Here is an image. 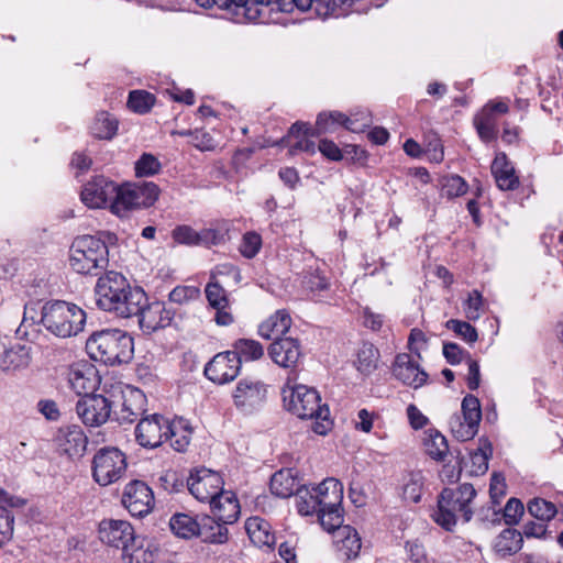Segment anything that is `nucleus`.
<instances>
[{
  "label": "nucleus",
  "instance_id": "f257e3e1",
  "mask_svg": "<svg viewBox=\"0 0 563 563\" xmlns=\"http://www.w3.org/2000/svg\"><path fill=\"white\" fill-rule=\"evenodd\" d=\"M201 5H217L228 10L232 19L238 23L256 21L266 12H287L294 9L301 12L311 11L316 16L325 19L330 15H339L338 12L344 5H350L354 0H196Z\"/></svg>",
  "mask_w": 563,
  "mask_h": 563
},
{
  "label": "nucleus",
  "instance_id": "f03ea898",
  "mask_svg": "<svg viewBox=\"0 0 563 563\" xmlns=\"http://www.w3.org/2000/svg\"><path fill=\"white\" fill-rule=\"evenodd\" d=\"M295 376L289 375L282 388L284 407L300 419H314L313 432L324 435L331 429L329 408L321 405V398L314 388L296 384Z\"/></svg>",
  "mask_w": 563,
  "mask_h": 563
},
{
  "label": "nucleus",
  "instance_id": "7ed1b4c3",
  "mask_svg": "<svg viewBox=\"0 0 563 563\" xmlns=\"http://www.w3.org/2000/svg\"><path fill=\"white\" fill-rule=\"evenodd\" d=\"M89 356L106 365L128 363L134 352L133 338L119 329L93 332L86 341Z\"/></svg>",
  "mask_w": 563,
  "mask_h": 563
},
{
  "label": "nucleus",
  "instance_id": "20e7f679",
  "mask_svg": "<svg viewBox=\"0 0 563 563\" xmlns=\"http://www.w3.org/2000/svg\"><path fill=\"white\" fill-rule=\"evenodd\" d=\"M86 319L84 309L65 300L48 301L41 311L43 327L53 335L62 339L76 336L82 332Z\"/></svg>",
  "mask_w": 563,
  "mask_h": 563
},
{
  "label": "nucleus",
  "instance_id": "39448f33",
  "mask_svg": "<svg viewBox=\"0 0 563 563\" xmlns=\"http://www.w3.org/2000/svg\"><path fill=\"white\" fill-rule=\"evenodd\" d=\"M476 490L471 484H462L456 489L444 488L439 496L438 507L432 514L433 520L448 531L453 530L460 514L464 521L472 518L471 503Z\"/></svg>",
  "mask_w": 563,
  "mask_h": 563
},
{
  "label": "nucleus",
  "instance_id": "423d86ee",
  "mask_svg": "<svg viewBox=\"0 0 563 563\" xmlns=\"http://www.w3.org/2000/svg\"><path fill=\"white\" fill-rule=\"evenodd\" d=\"M109 264V251L106 243L92 235L74 240L69 250V265L81 275L97 276Z\"/></svg>",
  "mask_w": 563,
  "mask_h": 563
},
{
  "label": "nucleus",
  "instance_id": "0eeeda50",
  "mask_svg": "<svg viewBox=\"0 0 563 563\" xmlns=\"http://www.w3.org/2000/svg\"><path fill=\"white\" fill-rule=\"evenodd\" d=\"M158 196L159 188L153 181L124 184L118 186L117 198L111 203V211L119 217H125L131 210L153 206Z\"/></svg>",
  "mask_w": 563,
  "mask_h": 563
},
{
  "label": "nucleus",
  "instance_id": "6e6552de",
  "mask_svg": "<svg viewBox=\"0 0 563 563\" xmlns=\"http://www.w3.org/2000/svg\"><path fill=\"white\" fill-rule=\"evenodd\" d=\"M125 470V455L117 448L100 449L93 456L92 477L101 486L119 481Z\"/></svg>",
  "mask_w": 563,
  "mask_h": 563
},
{
  "label": "nucleus",
  "instance_id": "1a4fd4ad",
  "mask_svg": "<svg viewBox=\"0 0 563 563\" xmlns=\"http://www.w3.org/2000/svg\"><path fill=\"white\" fill-rule=\"evenodd\" d=\"M463 420L454 417L450 421L451 431L460 441L473 439L477 432L482 420V409L477 397L466 395L461 405Z\"/></svg>",
  "mask_w": 563,
  "mask_h": 563
},
{
  "label": "nucleus",
  "instance_id": "9d476101",
  "mask_svg": "<svg viewBox=\"0 0 563 563\" xmlns=\"http://www.w3.org/2000/svg\"><path fill=\"white\" fill-rule=\"evenodd\" d=\"M129 287L126 278L120 273L108 272L104 276L99 277L95 288L98 307L112 312Z\"/></svg>",
  "mask_w": 563,
  "mask_h": 563
},
{
  "label": "nucleus",
  "instance_id": "9b49d317",
  "mask_svg": "<svg viewBox=\"0 0 563 563\" xmlns=\"http://www.w3.org/2000/svg\"><path fill=\"white\" fill-rule=\"evenodd\" d=\"M76 412L85 426L100 427L110 419L112 405L103 395H86L77 401Z\"/></svg>",
  "mask_w": 563,
  "mask_h": 563
},
{
  "label": "nucleus",
  "instance_id": "f8f14e48",
  "mask_svg": "<svg viewBox=\"0 0 563 563\" xmlns=\"http://www.w3.org/2000/svg\"><path fill=\"white\" fill-rule=\"evenodd\" d=\"M266 385L254 378H243L233 391V401L235 407L244 412L251 413L260 408L266 400Z\"/></svg>",
  "mask_w": 563,
  "mask_h": 563
},
{
  "label": "nucleus",
  "instance_id": "ddd939ff",
  "mask_svg": "<svg viewBox=\"0 0 563 563\" xmlns=\"http://www.w3.org/2000/svg\"><path fill=\"white\" fill-rule=\"evenodd\" d=\"M187 486L198 501L209 504L223 489V479L214 471L200 468L190 474Z\"/></svg>",
  "mask_w": 563,
  "mask_h": 563
},
{
  "label": "nucleus",
  "instance_id": "4468645a",
  "mask_svg": "<svg viewBox=\"0 0 563 563\" xmlns=\"http://www.w3.org/2000/svg\"><path fill=\"white\" fill-rule=\"evenodd\" d=\"M118 185L103 176L88 181L81 190V201L91 209H100L111 205L117 198Z\"/></svg>",
  "mask_w": 563,
  "mask_h": 563
},
{
  "label": "nucleus",
  "instance_id": "2eb2a0df",
  "mask_svg": "<svg viewBox=\"0 0 563 563\" xmlns=\"http://www.w3.org/2000/svg\"><path fill=\"white\" fill-rule=\"evenodd\" d=\"M122 504L131 516L144 517L154 505L152 489L142 481H133L124 488Z\"/></svg>",
  "mask_w": 563,
  "mask_h": 563
},
{
  "label": "nucleus",
  "instance_id": "dca6fc26",
  "mask_svg": "<svg viewBox=\"0 0 563 563\" xmlns=\"http://www.w3.org/2000/svg\"><path fill=\"white\" fill-rule=\"evenodd\" d=\"M169 419L166 417L153 413L140 420L135 428V439L143 448H157L166 437V429H168Z\"/></svg>",
  "mask_w": 563,
  "mask_h": 563
},
{
  "label": "nucleus",
  "instance_id": "f3484780",
  "mask_svg": "<svg viewBox=\"0 0 563 563\" xmlns=\"http://www.w3.org/2000/svg\"><path fill=\"white\" fill-rule=\"evenodd\" d=\"M239 357L231 351L217 354L205 367V375L217 384H225L233 380L240 373Z\"/></svg>",
  "mask_w": 563,
  "mask_h": 563
},
{
  "label": "nucleus",
  "instance_id": "a211bd4d",
  "mask_svg": "<svg viewBox=\"0 0 563 563\" xmlns=\"http://www.w3.org/2000/svg\"><path fill=\"white\" fill-rule=\"evenodd\" d=\"M55 443L60 454L69 459H78L84 455L88 439L79 426L71 424L58 429Z\"/></svg>",
  "mask_w": 563,
  "mask_h": 563
},
{
  "label": "nucleus",
  "instance_id": "6ab92c4d",
  "mask_svg": "<svg viewBox=\"0 0 563 563\" xmlns=\"http://www.w3.org/2000/svg\"><path fill=\"white\" fill-rule=\"evenodd\" d=\"M267 352L275 364L290 371H295L302 358L300 342L292 338L274 340Z\"/></svg>",
  "mask_w": 563,
  "mask_h": 563
},
{
  "label": "nucleus",
  "instance_id": "aec40b11",
  "mask_svg": "<svg viewBox=\"0 0 563 563\" xmlns=\"http://www.w3.org/2000/svg\"><path fill=\"white\" fill-rule=\"evenodd\" d=\"M394 377L404 385L412 388L423 386L428 379V374L412 358L410 354L400 353L395 357L391 366Z\"/></svg>",
  "mask_w": 563,
  "mask_h": 563
},
{
  "label": "nucleus",
  "instance_id": "412c9836",
  "mask_svg": "<svg viewBox=\"0 0 563 563\" xmlns=\"http://www.w3.org/2000/svg\"><path fill=\"white\" fill-rule=\"evenodd\" d=\"M134 528L126 520L104 519L99 523V538L110 547L123 550L130 540H134Z\"/></svg>",
  "mask_w": 563,
  "mask_h": 563
},
{
  "label": "nucleus",
  "instance_id": "4be33fe9",
  "mask_svg": "<svg viewBox=\"0 0 563 563\" xmlns=\"http://www.w3.org/2000/svg\"><path fill=\"white\" fill-rule=\"evenodd\" d=\"M175 312L166 307L164 302L154 301L142 307L139 317L141 329L146 333H152L158 329L170 324Z\"/></svg>",
  "mask_w": 563,
  "mask_h": 563
},
{
  "label": "nucleus",
  "instance_id": "5701e85b",
  "mask_svg": "<svg viewBox=\"0 0 563 563\" xmlns=\"http://www.w3.org/2000/svg\"><path fill=\"white\" fill-rule=\"evenodd\" d=\"M68 383L77 395H91L99 385L98 372L91 364H76L69 368Z\"/></svg>",
  "mask_w": 563,
  "mask_h": 563
},
{
  "label": "nucleus",
  "instance_id": "b1692460",
  "mask_svg": "<svg viewBox=\"0 0 563 563\" xmlns=\"http://www.w3.org/2000/svg\"><path fill=\"white\" fill-rule=\"evenodd\" d=\"M32 361L31 347L25 344H13L0 355V371L13 375L26 369Z\"/></svg>",
  "mask_w": 563,
  "mask_h": 563
},
{
  "label": "nucleus",
  "instance_id": "393cba45",
  "mask_svg": "<svg viewBox=\"0 0 563 563\" xmlns=\"http://www.w3.org/2000/svg\"><path fill=\"white\" fill-rule=\"evenodd\" d=\"M213 517L224 525L235 522L240 516V504L235 494L222 489L210 503Z\"/></svg>",
  "mask_w": 563,
  "mask_h": 563
},
{
  "label": "nucleus",
  "instance_id": "a878e982",
  "mask_svg": "<svg viewBox=\"0 0 563 563\" xmlns=\"http://www.w3.org/2000/svg\"><path fill=\"white\" fill-rule=\"evenodd\" d=\"M158 553L157 545L145 538L136 537L123 548L122 556L128 563H154Z\"/></svg>",
  "mask_w": 563,
  "mask_h": 563
},
{
  "label": "nucleus",
  "instance_id": "bb28decb",
  "mask_svg": "<svg viewBox=\"0 0 563 563\" xmlns=\"http://www.w3.org/2000/svg\"><path fill=\"white\" fill-rule=\"evenodd\" d=\"M145 396L137 388H128L123 391L121 409L114 411L115 420L120 423L133 422L142 412Z\"/></svg>",
  "mask_w": 563,
  "mask_h": 563
},
{
  "label": "nucleus",
  "instance_id": "cd10ccee",
  "mask_svg": "<svg viewBox=\"0 0 563 563\" xmlns=\"http://www.w3.org/2000/svg\"><path fill=\"white\" fill-rule=\"evenodd\" d=\"M319 135L317 130H312L308 126L307 123L296 122L289 129V144H290V153L295 154L296 152H305L307 154H314L317 151L316 143L311 140V137Z\"/></svg>",
  "mask_w": 563,
  "mask_h": 563
},
{
  "label": "nucleus",
  "instance_id": "c85d7f7f",
  "mask_svg": "<svg viewBox=\"0 0 563 563\" xmlns=\"http://www.w3.org/2000/svg\"><path fill=\"white\" fill-rule=\"evenodd\" d=\"M320 508L341 506L343 500V485L333 477L325 478L322 483L311 487Z\"/></svg>",
  "mask_w": 563,
  "mask_h": 563
},
{
  "label": "nucleus",
  "instance_id": "c756f323",
  "mask_svg": "<svg viewBox=\"0 0 563 563\" xmlns=\"http://www.w3.org/2000/svg\"><path fill=\"white\" fill-rule=\"evenodd\" d=\"M492 174L499 189L514 190L519 186V178L505 153H498L492 163Z\"/></svg>",
  "mask_w": 563,
  "mask_h": 563
},
{
  "label": "nucleus",
  "instance_id": "7c9ffc66",
  "mask_svg": "<svg viewBox=\"0 0 563 563\" xmlns=\"http://www.w3.org/2000/svg\"><path fill=\"white\" fill-rule=\"evenodd\" d=\"M292 323L289 312L285 309L277 310L258 325V334L265 340L282 339Z\"/></svg>",
  "mask_w": 563,
  "mask_h": 563
},
{
  "label": "nucleus",
  "instance_id": "2f4dec72",
  "mask_svg": "<svg viewBox=\"0 0 563 563\" xmlns=\"http://www.w3.org/2000/svg\"><path fill=\"white\" fill-rule=\"evenodd\" d=\"M146 301L147 296L143 289L137 287L133 288L130 286L128 290L121 296L112 313L120 318L137 316Z\"/></svg>",
  "mask_w": 563,
  "mask_h": 563
},
{
  "label": "nucleus",
  "instance_id": "473e14b6",
  "mask_svg": "<svg viewBox=\"0 0 563 563\" xmlns=\"http://www.w3.org/2000/svg\"><path fill=\"white\" fill-rule=\"evenodd\" d=\"M342 125L351 132L360 133L364 131L363 124H354L347 117L338 111L322 112L318 115L316 121V130L318 134L331 133L336 126Z\"/></svg>",
  "mask_w": 563,
  "mask_h": 563
},
{
  "label": "nucleus",
  "instance_id": "72a5a7b5",
  "mask_svg": "<svg viewBox=\"0 0 563 563\" xmlns=\"http://www.w3.org/2000/svg\"><path fill=\"white\" fill-rule=\"evenodd\" d=\"M245 530L252 543L258 548H272L276 538L271 530V525L263 518L251 517L245 522Z\"/></svg>",
  "mask_w": 563,
  "mask_h": 563
},
{
  "label": "nucleus",
  "instance_id": "f704fd0d",
  "mask_svg": "<svg viewBox=\"0 0 563 563\" xmlns=\"http://www.w3.org/2000/svg\"><path fill=\"white\" fill-rule=\"evenodd\" d=\"M269 488L273 495L280 498H288L294 494L296 495L301 487L299 486L295 472L290 468H286L276 472L272 476Z\"/></svg>",
  "mask_w": 563,
  "mask_h": 563
},
{
  "label": "nucleus",
  "instance_id": "c9c22d12",
  "mask_svg": "<svg viewBox=\"0 0 563 563\" xmlns=\"http://www.w3.org/2000/svg\"><path fill=\"white\" fill-rule=\"evenodd\" d=\"M214 517L202 516L199 519V537L202 541L222 544L228 541V528Z\"/></svg>",
  "mask_w": 563,
  "mask_h": 563
},
{
  "label": "nucleus",
  "instance_id": "e433bc0d",
  "mask_svg": "<svg viewBox=\"0 0 563 563\" xmlns=\"http://www.w3.org/2000/svg\"><path fill=\"white\" fill-rule=\"evenodd\" d=\"M191 434L192 430L188 421L183 418H177L172 421L169 420L165 440L170 441V445L175 451L184 452L190 443Z\"/></svg>",
  "mask_w": 563,
  "mask_h": 563
},
{
  "label": "nucleus",
  "instance_id": "4c0bfd02",
  "mask_svg": "<svg viewBox=\"0 0 563 563\" xmlns=\"http://www.w3.org/2000/svg\"><path fill=\"white\" fill-rule=\"evenodd\" d=\"M473 123L483 142L489 143L497 139L498 117L494 114L489 108L484 106L474 117Z\"/></svg>",
  "mask_w": 563,
  "mask_h": 563
},
{
  "label": "nucleus",
  "instance_id": "58836bf2",
  "mask_svg": "<svg viewBox=\"0 0 563 563\" xmlns=\"http://www.w3.org/2000/svg\"><path fill=\"white\" fill-rule=\"evenodd\" d=\"M334 543L338 550L347 559L356 558L362 548L361 538L351 526L339 528L334 534Z\"/></svg>",
  "mask_w": 563,
  "mask_h": 563
},
{
  "label": "nucleus",
  "instance_id": "ea45409f",
  "mask_svg": "<svg viewBox=\"0 0 563 563\" xmlns=\"http://www.w3.org/2000/svg\"><path fill=\"white\" fill-rule=\"evenodd\" d=\"M379 351L369 342H363L357 349L354 366L364 376L373 374L378 367Z\"/></svg>",
  "mask_w": 563,
  "mask_h": 563
},
{
  "label": "nucleus",
  "instance_id": "a19ab883",
  "mask_svg": "<svg viewBox=\"0 0 563 563\" xmlns=\"http://www.w3.org/2000/svg\"><path fill=\"white\" fill-rule=\"evenodd\" d=\"M493 455V445L487 438L478 439V448L471 453L468 473L472 476L484 475L488 470V461Z\"/></svg>",
  "mask_w": 563,
  "mask_h": 563
},
{
  "label": "nucleus",
  "instance_id": "79ce46f5",
  "mask_svg": "<svg viewBox=\"0 0 563 563\" xmlns=\"http://www.w3.org/2000/svg\"><path fill=\"white\" fill-rule=\"evenodd\" d=\"M199 519L190 514L178 512L172 516L169 527L177 537L191 539L199 532Z\"/></svg>",
  "mask_w": 563,
  "mask_h": 563
},
{
  "label": "nucleus",
  "instance_id": "37998d69",
  "mask_svg": "<svg viewBox=\"0 0 563 563\" xmlns=\"http://www.w3.org/2000/svg\"><path fill=\"white\" fill-rule=\"evenodd\" d=\"M522 536L516 529H505L495 539L494 550L501 556L517 553L522 547Z\"/></svg>",
  "mask_w": 563,
  "mask_h": 563
},
{
  "label": "nucleus",
  "instance_id": "c03bdc74",
  "mask_svg": "<svg viewBox=\"0 0 563 563\" xmlns=\"http://www.w3.org/2000/svg\"><path fill=\"white\" fill-rule=\"evenodd\" d=\"M232 347L231 352L235 354V357H239L240 365L243 361H257L264 355L263 345L253 339H239L233 343Z\"/></svg>",
  "mask_w": 563,
  "mask_h": 563
},
{
  "label": "nucleus",
  "instance_id": "a18cd8bd",
  "mask_svg": "<svg viewBox=\"0 0 563 563\" xmlns=\"http://www.w3.org/2000/svg\"><path fill=\"white\" fill-rule=\"evenodd\" d=\"M423 444L426 453L435 461L444 460L449 452V445L445 437L434 429L426 431Z\"/></svg>",
  "mask_w": 563,
  "mask_h": 563
},
{
  "label": "nucleus",
  "instance_id": "49530a36",
  "mask_svg": "<svg viewBox=\"0 0 563 563\" xmlns=\"http://www.w3.org/2000/svg\"><path fill=\"white\" fill-rule=\"evenodd\" d=\"M118 130L117 120L107 112H100L97 114L92 125V134L101 140L112 139Z\"/></svg>",
  "mask_w": 563,
  "mask_h": 563
},
{
  "label": "nucleus",
  "instance_id": "de8ad7c7",
  "mask_svg": "<svg viewBox=\"0 0 563 563\" xmlns=\"http://www.w3.org/2000/svg\"><path fill=\"white\" fill-rule=\"evenodd\" d=\"M321 527L328 531L332 532L333 536L336 533L339 528H344L345 526L342 525L343 522V516H342V509L341 506L332 507V508H320L319 512L317 514Z\"/></svg>",
  "mask_w": 563,
  "mask_h": 563
},
{
  "label": "nucleus",
  "instance_id": "09e8293b",
  "mask_svg": "<svg viewBox=\"0 0 563 563\" xmlns=\"http://www.w3.org/2000/svg\"><path fill=\"white\" fill-rule=\"evenodd\" d=\"M297 510L301 516H312L319 512V504L312 488L301 486L296 494Z\"/></svg>",
  "mask_w": 563,
  "mask_h": 563
},
{
  "label": "nucleus",
  "instance_id": "8fccbe9b",
  "mask_svg": "<svg viewBox=\"0 0 563 563\" xmlns=\"http://www.w3.org/2000/svg\"><path fill=\"white\" fill-rule=\"evenodd\" d=\"M423 488V476L421 472H412L407 475L402 486V496L410 503L420 501Z\"/></svg>",
  "mask_w": 563,
  "mask_h": 563
},
{
  "label": "nucleus",
  "instance_id": "3c124183",
  "mask_svg": "<svg viewBox=\"0 0 563 563\" xmlns=\"http://www.w3.org/2000/svg\"><path fill=\"white\" fill-rule=\"evenodd\" d=\"M206 297L213 309L229 308L230 301L227 290L218 280H210L205 288Z\"/></svg>",
  "mask_w": 563,
  "mask_h": 563
},
{
  "label": "nucleus",
  "instance_id": "603ef678",
  "mask_svg": "<svg viewBox=\"0 0 563 563\" xmlns=\"http://www.w3.org/2000/svg\"><path fill=\"white\" fill-rule=\"evenodd\" d=\"M528 511L533 518L541 522H547L555 516L556 507L554 504L545 499L534 498L529 501Z\"/></svg>",
  "mask_w": 563,
  "mask_h": 563
},
{
  "label": "nucleus",
  "instance_id": "864d4df0",
  "mask_svg": "<svg viewBox=\"0 0 563 563\" xmlns=\"http://www.w3.org/2000/svg\"><path fill=\"white\" fill-rule=\"evenodd\" d=\"M155 98L144 90H133L129 93L128 107L136 113H146L154 106Z\"/></svg>",
  "mask_w": 563,
  "mask_h": 563
},
{
  "label": "nucleus",
  "instance_id": "5fc2aeb1",
  "mask_svg": "<svg viewBox=\"0 0 563 563\" xmlns=\"http://www.w3.org/2000/svg\"><path fill=\"white\" fill-rule=\"evenodd\" d=\"M466 181L457 175L445 176L441 180V195L443 197L452 199L466 194Z\"/></svg>",
  "mask_w": 563,
  "mask_h": 563
},
{
  "label": "nucleus",
  "instance_id": "6e6d98bb",
  "mask_svg": "<svg viewBox=\"0 0 563 563\" xmlns=\"http://www.w3.org/2000/svg\"><path fill=\"white\" fill-rule=\"evenodd\" d=\"M463 311L468 320L476 321L484 312V299L478 290L468 292L463 301Z\"/></svg>",
  "mask_w": 563,
  "mask_h": 563
},
{
  "label": "nucleus",
  "instance_id": "4d7b16f0",
  "mask_svg": "<svg viewBox=\"0 0 563 563\" xmlns=\"http://www.w3.org/2000/svg\"><path fill=\"white\" fill-rule=\"evenodd\" d=\"M159 161L150 153H144L135 162V174L139 177H147L157 174L161 170Z\"/></svg>",
  "mask_w": 563,
  "mask_h": 563
},
{
  "label": "nucleus",
  "instance_id": "13d9d810",
  "mask_svg": "<svg viewBox=\"0 0 563 563\" xmlns=\"http://www.w3.org/2000/svg\"><path fill=\"white\" fill-rule=\"evenodd\" d=\"M445 327L467 343H474L478 339L476 329L466 321L450 319L446 321Z\"/></svg>",
  "mask_w": 563,
  "mask_h": 563
},
{
  "label": "nucleus",
  "instance_id": "bf43d9fd",
  "mask_svg": "<svg viewBox=\"0 0 563 563\" xmlns=\"http://www.w3.org/2000/svg\"><path fill=\"white\" fill-rule=\"evenodd\" d=\"M262 246V238L255 232H247L243 235L240 244V252L246 258L254 257Z\"/></svg>",
  "mask_w": 563,
  "mask_h": 563
},
{
  "label": "nucleus",
  "instance_id": "052dcab7",
  "mask_svg": "<svg viewBox=\"0 0 563 563\" xmlns=\"http://www.w3.org/2000/svg\"><path fill=\"white\" fill-rule=\"evenodd\" d=\"M14 517L4 507H0V549L8 543L13 536Z\"/></svg>",
  "mask_w": 563,
  "mask_h": 563
},
{
  "label": "nucleus",
  "instance_id": "680f3d73",
  "mask_svg": "<svg viewBox=\"0 0 563 563\" xmlns=\"http://www.w3.org/2000/svg\"><path fill=\"white\" fill-rule=\"evenodd\" d=\"M302 286L312 294L328 289L329 280L317 269L303 276Z\"/></svg>",
  "mask_w": 563,
  "mask_h": 563
},
{
  "label": "nucleus",
  "instance_id": "e2e57ef3",
  "mask_svg": "<svg viewBox=\"0 0 563 563\" xmlns=\"http://www.w3.org/2000/svg\"><path fill=\"white\" fill-rule=\"evenodd\" d=\"M172 302L183 305L199 297V289L194 286H177L169 292Z\"/></svg>",
  "mask_w": 563,
  "mask_h": 563
},
{
  "label": "nucleus",
  "instance_id": "0e129e2a",
  "mask_svg": "<svg viewBox=\"0 0 563 563\" xmlns=\"http://www.w3.org/2000/svg\"><path fill=\"white\" fill-rule=\"evenodd\" d=\"M175 242L186 245H198V232L189 225H178L172 232Z\"/></svg>",
  "mask_w": 563,
  "mask_h": 563
},
{
  "label": "nucleus",
  "instance_id": "69168bd1",
  "mask_svg": "<svg viewBox=\"0 0 563 563\" xmlns=\"http://www.w3.org/2000/svg\"><path fill=\"white\" fill-rule=\"evenodd\" d=\"M427 336L422 330L413 328L410 331L408 346L410 351L415 353L419 358L421 357V351L427 346Z\"/></svg>",
  "mask_w": 563,
  "mask_h": 563
},
{
  "label": "nucleus",
  "instance_id": "338daca9",
  "mask_svg": "<svg viewBox=\"0 0 563 563\" xmlns=\"http://www.w3.org/2000/svg\"><path fill=\"white\" fill-rule=\"evenodd\" d=\"M443 355L451 365H456L463 361L466 362V356L470 355V353L465 352L455 343H445L443 345Z\"/></svg>",
  "mask_w": 563,
  "mask_h": 563
},
{
  "label": "nucleus",
  "instance_id": "774afa93",
  "mask_svg": "<svg viewBox=\"0 0 563 563\" xmlns=\"http://www.w3.org/2000/svg\"><path fill=\"white\" fill-rule=\"evenodd\" d=\"M467 364V376H466V384L467 387L471 390H476L479 387L481 383V372H479V364L477 361L473 360L471 355L466 356Z\"/></svg>",
  "mask_w": 563,
  "mask_h": 563
}]
</instances>
